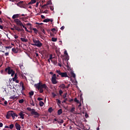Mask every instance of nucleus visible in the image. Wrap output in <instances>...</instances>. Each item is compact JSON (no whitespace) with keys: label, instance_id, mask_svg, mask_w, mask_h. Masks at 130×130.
<instances>
[{"label":"nucleus","instance_id":"nucleus-1","mask_svg":"<svg viewBox=\"0 0 130 130\" xmlns=\"http://www.w3.org/2000/svg\"><path fill=\"white\" fill-rule=\"evenodd\" d=\"M35 87L40 91V93H43L44 91L43 89H45V90H46L47 91L48 90V87L46 84H42V83L41 82L35 84Z\"/></svg>","mask_w":130,"mask_h":130},{"label":"nucleus","instance_id":"nucleus-2","mask_svg":"<svg viewBox=\"0 0 130 130\" xmlns=\"http://www.w3.org/2000/svg\"><path fill=\"white\" fill-rule=\"evenodd\" d=\"M32 41L34 44H32L31 45H33V46H37V47H41V46H42V43L40 41L33 39Z\"/></svg>","mask_w":130,"mask_h":130},{"label":"nucleus","instance_id":"nucleus-3","mask_svg":"<svg viewBox=\"0 0 130 130\" xmlns=\"http://www.w3.org/2000/svg\"><path fill=\"white\" fill-rule=\"evenodd\" d=\"M56 73L59 76H61L62 78H68V73L67 72H61L60 70H56Z\"/></svg>","mask_w":130,"mask_h":130},{"label":"nucleus","instance_id":"nucleus-4","mask_svg":"<svg viewBox=\"0 0 130 130\" xmlns=\"http://www.w3.org/2000/svg\"><path fill=\"white\" fill-rule=\"evenodd\" d=\"M56 74H53L51 78V82L54 85L57 84V81L56 80Z\"/></svg>","mask_w":130,"mask_h":130},{"label":"nucleus","instance_id":"nucleus-5","mask_svg":"<svg viewBox=\"0 0 130 130\" xmlns=\"http://www.w3.org/2000/svg\"><path fill=\"white\" fill-rule=\"evenodd\" d=\"M14 22L16 23L17 26H20V27H22L23 25V23H22V21H21V20H20L19 19H14Z\"/></svg>","mask_w":130,"mask_h":130},{"label":"nucleus","instance_id":"nucleus-6","mask_svg":"<svg viewBox=\"0 0 130 130\" xmlns=\"http://www.w3.org/2000/svg\"><path fill=\"white\" fill-rule=\"evenodd\" d=\"M31 114H32V115H35V117H39V116H40V114H39V113H38L37 112H36V110H35V109H32V111L31 112Z\"/></svg>","mask_w":130,"mask_h":130},{"label":"nucleus","instance_id":"nucleus-7","mask_svg":"<svg viewBox=\"0 0 130 130\" xmlns=\"http://www.w3.org/2000/svg\"><path fill=\"white\" fill-rule=\"evenodd\" d=\"M14 70L10 67H8L5 69L6 73H7L8 75H11V73L13 72Z\"/></svg>","mask_w":130,"mask_h":130},{"label":"nucleus","instance_id":"nucleus-8","mask_svg":"<svg viewBox=\"0 0 130 130\" xmlns=\"http://www.w3.org/2000/svg\"><path fill=\"white\" fill-rule=\"evenodd\" d=\"M15 126L17 130H21V125L19 123H15Z\"/></svg>","mask_w":130,"mask_h":130},{"label":"nucleus","instance_id":"nucleus-9","mask_svg":"<svg viewBox=\"0 0 130 130\" xmlns=\"http://www.w3.org/2000/svg\"><path fill=\"white\" fill-rule=\"evenodd\" d=\"M43 22L44 23H48V22H51V23H52V22H53V19L47 18V19H44L43 20Z\"/></svg>","mask_w":130,"mask_h":130},{"label":"nucleus","instance_id":"nucleus-10","mask_svg":"<svg viewBox=\"0 0 130 130\" xmlns=\"http://www.w3.org/2000/svg\"><path fill=\"white\" fill-rule=\"evenodd\" d=\"M23 4H24V1H20L16 4L18 7L20 8H23Z\"/></svg>","mask_w":130,"mask_h":130},{"label":"nucleus","instance_id":"nucleus-11","mask_svg":"<svg viewBox=\"0 0 130 130\" xmlns=\"http://www.w3.org/2000/svg\"><path fill=\"white\" fill-rule=\"evenodd\" d=\"M24 112L23 111H20V112L19 113V116H20V118H22V119H24V116H25V114H23Z\"/></svg>","mask_w":130,"mask_h":130},{"label":"nucleus","instance_id":"nucleus-12","mask_svg":"<svg viewBox=\"0 0 130 130\" xmlns=\"http://www.w3.org/2000/svg\"><path fill=\"white\" fill-rule=\"evenodd\" d=\"M11 116H12V111H9L6 115V118H7V119H9L10 118V117H11Z\"/></svg>","mask_w":130,"mask_h":130},{"label":"nucleus","instance_id":"nucleus-13","mask_svg":"<svg viewBox=\"0 0 130 130\" xmlns=\"http://www.w3.org/2000/svg\"><path fill=\"white\" fill-rule=\"evenodd\" d=\"M19 17H21V16H20V14H14L12 16V19L13 20H15L18 18H19Z\"/></svg>","mask_w":130,"mask_h":130},{"label":"nucleus","instance_id":"nucleus-14","mask_svg":"<svg viewBox=\"0 0 130 130\" xmlns=\"http://www.w3.org/2000/svg\"><path fill=\"white\" fill-rule=\"evenodd\" d=\"M11 116L14 119V118H15V117H18V114L15 113L13 111H11Z\"/></svg>","mask_w":130,"mask_h":130},{"label":"nucleus","instance_id":"nucleus-15","mask_svg":"<svg viewBox=\"0 0 130 130\" xmlns=\"http://www.w3.org/2000/svg\"><path fill=\"white\" fill-rule=\"evenodd\" d=\"M12 51H13V52H14V53H18V52H19V50H18V49L15 48H13Z\"/></svg>","mask_w":130,"mask_h":130},{"label":"nucleus","instance_id":"nucleus-16","mask_svg":"<svg viewBox=\"0 0 130 130\" xmlns=\"http://www.w3.org/2000/svg\"><path fill=\"white\" fill-rule=\"evenodd\" d=\"M64 54L66 55L67 60H69V55L68 54V52H67V51H64Z\"/></svg>","mask_w":130,"mask_h":130},{"label":"nucleus","instance_id":"nucleus-17","mask_svg":"<svg viewBox=\"0 0 130 130\" xmlns=\"http://www.w3.org/2000/svg\"><path fill=\"white\" fill-rule=\"evenodd\" d=\"M20 40L22 42H28V40L25 39V38H21Z\"/></svg>","mask_w":130,"mask_h":130},{"label":"nucleus","instance_id":"nucleus-18","mask_svg":"<svg viewBox=\"0 0 130 130\" xmlns=\"http://www.w3.org/2000/svg\"><path fill=\"white\" fill-rule=\"evenodd\" d=\"M36 3V0H31V1L28 3V5H33V4H35Z\"/></svg>","mask_w":130,"mask_h":130},{"label":"nucleus","instance_id":"nucleus-19","mask_svg":"<svg viewBox=\"0 0 130 130\" xmlns=\"http://www.w3.org/2000/svg\"><path fill=\"white\" fill-rule=\"evenodd\" d=\"M62 113V110L61 109H60L57 111V114L58 115H60Z\"/></svg>","mask_w":130,"mask_h":130},{"label":"nucleus","instance_id":"nucleus-20","mask_svg":"<svg viewBox=\"0 0 130 130\" xmlns=\"http://www.w3.org/2000/svg\"><path fill=\"white\" fill-rule=\"evenodd\" d=\"M47 6H48V5H47V4H44V5H43V6H41V7H42V9H43V8H45V9H48V7Z\"/></svg>","mask_w":130,"mask_h":130},{"label":"nucleus","instance_id":"nucleus-21","mask_svg":"<svg viewBox=\"0 0 130 130\" xmlns=\"http://www.w3.org/2000/svg\"><path fill=\"white\" fill-rule=\"evenodd\" d=\"M39 105L41 106V107H42L44 105V103L42 101H40L39 102Z\"/></svg>","mask_w":130,"mask_h":130},{"label":"nucleus","instance_id":"nucleus-22","mask_svg":"<svg viewBox=\"0 0 130 130\" xmlns=\"http://www.w3.org/2000/svg\"><path fill=\"white\" fill-rule=\"evenodd\" d=\"M22 27H23V28H24L25 29V31H26V32H30V31H29V30H28V29H27V27H26V26H25V25H24V24H23Z\"/></svg>","mask_w":130,"mask_h":130},{"label":"nucleus","instance_id":"nucleus-23","mask_svg":"<svg viewBox=\"0 0 130 130\" xmlns=\"http://www.w3.org/2000/svg\"><path fill=\"white\" fill-rule=\"evenodd\" d=\"M52 111H53V109H52V107H50L48 109V112H49L50 113H51Z\"/></svg>","mask_w":130,"mask_h":130},{"label":"nucleus","instance_id":"nucleus-24","mask_svg":"<svg viewBox=\"0 0 130 130\" xmlns=\"http://www.w3.org/2000/svg\"><path fill=\"white\" fill-rule=\"evenodd\" d=\"M32 30L34 31V33H35L36 34H37V33H38V30H37L36 28H33Z\"/></svg>","mask_w":130,"mask_h":130},{"label":"nucleus","instance_id":"nucleus-25","mask_svg":"<svg viewBox=\"0 0 130 130\" xmlns=\"http://www.w3.org/2000/svg\"><path fill=\"white\" fill-rule=\"evenodd\" d=\"M71 76L73 77V78H74V79H76V74H75V73H74V72H72L71 73Z\"/></svg>","mask_w":130,"mask_h":130},{"label":"nucleus","instance_id":"nucleus-26","mask_svg":"<svg viewBox=\"0 0 130 130\" xmlns=\"http://www.w3.org/2000/svg\"><path fill=\"white\" fill-rule=\"evenodd\" d=\"M30 105H32V106H35V104H34V101H33V100L30 101Z\"/></svg>","mask_w":130,"mask_h":130},{"label":"nucleus","instance_id":"nucleus-27","mask_svg":"<svg viewBox=\"0 0 130 130\" xmlns=\"http://www.w3.org/2000/svg\"><path fill=\"white\" fill-rule=\"evenodd\" d=\"M52 41L53 42H56V41H57V38H52Z\"/></svg>","mask_w":130,"mask_h":130},{"label":"nucleus","instance_id":"nucleus-28","mask_svg":"<svg viewBox=\"0 0 130 130\" xmlns=\"http://www.w3.org/2000/svg\"><path fill=\"white\" fill-rule=\"evenodd\" d=\"M18 79V77L17 76V74H15L14 77L13 78V81H15V80H17Z\"/></svg>","mask_w":130,"mask_h":130},{"label":"nucleus","instance_id":"nucleus-29","mask_svg":"<svg viewBox=\"0 0 130 130\" xmlns=\"http://www.w3.org/2000/svg\"><path fill=\"white\" fill-rule=\"evenodd\" d=\"M13 128H14V124H10L9 126V128L10 129H13Z\"/></svg>","mask_w":130,"mask_h":130},{"label":"nucleus","instance_id":"nucleus-30","mask_svg":"<svg viewBox=\"0 0 130 130\" xmlns=\"http://www.w3.org/2000/svg\"><path fill=\"white\" fill-rule=\"evenodd\" d=\"M27 110H28V111H31V112H32V111H33V109H31V108L30 107H27Z\"/></svg>","mask_w":130,"mask_h":130},{"label":"nucleus","instance_id":"nucleus-31","mask_svg":"<svg viewBox=\"0 0 130 130\" xmlns=\"http://www.w3.org/2000/svg\"><path fill=\"white\" fill-rule=\"evenodd\" d=\"M10 99H13L15 100V99H17V97L15 95H13L10 97Z\"/></svg>","mask_w":130,"mask_h":130},{"label":"nucleus","instance_id":"nucleus-32","mask_svg":"<svg viewBox=\"0 0 130 130\" xmlns=\"http://www.w3.org/2000/svg\"><path fill=\"white\" fill-rule=\"evenodd\" d=\"M62 93H63V91H62V90L61 89H59V94L60 96H61V94H62Z\"/></svg>","mask_w":130,"mask_h":130},{"label":"nucleus","instance_id":"nucleus-33","mask_svg":"<svg viewBox=\"0 0 130 130\" xmlns=\"http://www.w3.org/2000/svg\"><path fill=\"white\" fill-rule=\"evenodd\" d=\"M74 101L75 102H76V103H80V102L79 101V100H78V99H77V98H75L74 99Z\"/></svg>","mask_w":130,"mask_h":130},{"label":"nucleus","instance_id":"nucleus-34","mask_svg":"<svg viewBox=\"0 0 130 130\" xmlns=\"http://www.w3.org/2000/svg\"><path fill=\"white\" fill-rule=\"evenodd\" d=\"M29 95H30V96H33V95H34V91H30L29 92Z\"/></svg>","mask_w":130,"mask_h":130},{"label":"nucleus","instance_id":"nucleus-35","mask_svg":"<svg viewBox=\"0 0 130 130\" xmlns=\"http://www.w3.org/2000/svg\"><path fill=\"white\" fill-rule=\"evenodd\" d=\"M14 28H15V30H16L17 31H20V27H17V26H15L14 27Z\"/></svg>","mask_w":130,"mask_h":130},{"label":"nucleus","instance_id":"nucleus-36","mask_svg":"<svg viewBox=\"0 0 130 130\" xmlns=\"http://www.w3.org/2000/svg\"><path fill=\"white\" fill-rule=\"evenodd\" d=\"M58 123H63L64 121L62 119L57 121Z\"/></svg>","mask_w":130,"mask_h":130},{"label":"nucleus","instance_id":"nucleus-37","mask_svg":"<svg viewBox=\"0 0 130 130\" xmlns=\"http://www.w3.org/2000/svg\"><path fill=\"white\" fill-rule=\"evenodd\" d=\"M47 5L48 6L49 5H52V3L51 2V1H49L47 3Z\"/></svg>","mask_w":130,"mask_h":130},{"label":"nucleus","instance_id":"nucleus-38","mask_svg":"<svg viewBox=\"0 0 130 130\" xmlns=\"http://www.w3.org/2000/svg\"><path fill=\"white\" fill-rule=\"evenodd\" d=\"M56 101L57 102V103H58V104H61V102L60 101V100H58V99H56Z\"/></svg>","mask_w":130,"mask_h":130},{"label":"nucleus","instance_id":"nucleus-39","mask_svg":"<svg viewBox=\"0 0 130 130\" xmlns=\"http://www.w3.org/2000/svg\"><path fill=\"white\" fill-rule=\"evenodd\" d=\"M75 107H73V108H72V109H71V110H70V111L71 112H75Z\"/></svg>","mask_w":130,"mask_h":130},{"label":"nucleus","instance_id":"nucleus-40","mask_svg":"<svg viewBox=\"0 0 130 130\" xmlns=\"http://www.w3.org/2000/svg\"><path fill=\"white\" fill-rule=\"evenodd\" d=\"M52 96L53 98H55L56 96H57V95H56L55 93H54V92H52Z\"/></svg>","mask_w":130,"mask_h":130},{"label":"nucleus","instance_id":"nucleus-41","mask_svg":"<svg viewBox=\"0 0 130 130\" xmlns=\"http://www.w3.org/2000/svg\"><path fill=\"white\" fill-rule=\"evenodd\" d=\"M52 58H53L52 57V54H50V58H49V59H50V60H51V61H52Z\"/></svg>","mask_w":130,"mask_h":130},{"label":"nucleus","instance_id":"nucleus-42","mask_svg":"<svg viewBox=\"0 0 130 130\" xmlns=\"http://www.w3.org/2000/svg\"><path fill=\"white\" fill-rule=\"evenodd\" d=\"M11 77H14V76L15 75V71H13L11 73Z\"/></svg>","mask_w":130,"mask_h":130},{"label":"nucleus","instance_id":"nucleus-43","mask_svg":"<svg viewBox=\"0 0 130 130\" xmlns=\"http://www.w3.org/2000/svg\"><path fill=\"white\" fill-rule=\"evenodd\" d=\"M41 30L43 32V33H44V34H45V35L46 34L45 32V30H44V29L41 28Z\"/></svg>","mask_w":130,"mask_h":130},{"label":"nucleus","instance_id":"nucleus-44","mask_svg":"<svg viewBox=\"0 0 130 130\" xmlns=\"http://www.w3.org/2000/svg\"><path fill=\"white\" fill-rule=\"evenodd\" d=\"M67 101H68V98H65L64 100H63L62 103H66V102H67Z\"/></svg>","mask_w":130,"mask_h":130},{"label":"nucleus","instance_id":"nucleus-45","mask_svg":"<svg viewBox=\"0 0 130 130\" xmlns=\"http://www.w3.org/2000/svg\"><path fill=\"white\" fill-rule=\"evenodd\" d=\"M24 103V100L21 99L19 101V103Z\"/></svg>","mask_w":130,"mask_h":130},{"label":"nucleus","instance_id":"nucleus-46","mask_svg":"<svg viewBox=\"0 0 130 130\" xmlns=\"http://www.w3.org/2000/svg\"><path fill=\"white\" fill-rule=\"evenodd\" d=\"M67 95H68L67 93H66L63 95V99H66V98L67 97Z\"/></svg>","mask_w":130,"mask_h":130},{"label":"nucleus","instance_id":"nucleus-47","mask_svg":"<svg viewBox=\"0 0 130 130\" xmlns=\"http://www.w3.org/2000/svg\"><path fill=\"white\" fill-rule=\"evenodd\" d=\"M61 88H62L63 89H65V88H66V85H64V84H62L61 85Z\"/></svg>","mask_w":130,"mask_h":130},{"label":"nucleus","instance_id":"nucleus-48","mask_svg":"<svg viewBox=\"0 0 130 130\" xmlns=\"http://www.w3.org/2000/svg\"><path fill=\"white\" fill-rule=\"evenodd\" d=\"M13 82H15V83H19V81L18 79H15V80H13Z\"/></svg>","mask_w":130,"mask_h":130},{"label":"nucleus","instance_id":"nucleus-49","mask_svg":"<svg viewBox=\"0 0 130 130\" xmlns=\"http://www.w3.org/2000/svg\"><path fill=\"white\" fill-rule=\"evenodd\" d=\"M44 14H48V10H46L43 12Z\"/></svg>","mask_w":130,"mask_h":130},{"label":"nucleus","instance_id":"nucleus-50","mask_svg":"<svg viewBox=\"0 0 130 130\" xmlns=\"http://www.w3.org/2000/svg\"><path fill=\"white\" fill-rule=\"evenodd\" d=\"M5 48L7 49H10L12 48V47L11 46H6V47H5Z\"/></svg>","mask_w":130,"mask_h":130},{"label":"nucleus","instance_id":"nucleus-51","mask_svg":"<svg viewBox=\"0 0 130 130\" xmlns=\"http://www.w3.org/2000/svg\"><path fill=\"white\" fill-rule=\"evenodd\" d=\"M38 101H41L42 100H43V99H42L41 98H38Z\"/></svg>","mask_w":130,"mask_h":130},{"label":"nucleus","instance_id":"nucleus-52","mask_svg":"<svg viewBox=\"0 0 130 130\" xmlns=\"http://www.w3.org/2000/svg\"><path fill=\"white\" fill-rule=\"evenodd\" d=\"M51 31H52V32H54V31H56V29L55 28H53L51 29Z\"/></svg>","mask_w":130,"mask_h":130},{"label":"nucleus","instance_id":"nucleus-53","mask_svg":"<svg viewBox=\"0 0 130 130\" xmlns=\"http://www.w3.org/2000/svg\"><path fill=\"white\" fill-rule=\"evenodd\" d=\"M26 26H30L31 27H32V24L31 23H26Z\"/></svg>","mask_w":130,"mask_h":130},{"label":"nucleus","instance_id":"nucleus-54","mask_svg":"<svg viewBox=\"0 0 130 130\" xmlns=\"http://www.w3.org/2000/svg\"><path fill=\"white\" fill-rule=\"evenodd\" d=\"M36 24H37V25H43V23H38V22H36Z\"/></svg>","mask_w":130,"mask_h":130},{"label":"nucleus","instance_id":"nucleus-55","mask_svg":"<svg viewBox=\"0 0 130 130\" xmlns=\"http://www.w3.org/2000/svg\"><path fill=\"white\" fill-rule=\"evenodd\" d=\"M21 87L22 91H24V90H25V86H24V85H22Z\"/></svg>","mask_w":130,"mask_h":130},{"label":"nucleus","instance_id":"nucleus-56","mask_svg":"<svg viewBox=\"0 0 130 130\" xmlns=\"http://www.w3.org/2000/svg\"><path fill=\"white\" fill-rule=\"evenodd\" d=\"M50 9L51 10V11H53L54 10V8L52 6H50Z\"/></svg>","mask_w":130,"mask_h":130},{"label":"nucleus","instance_id":"nucleus-57","mask_svg":"<svg viewBox=\"0 0 130 130\" xmlns=\"http://www.w3.org/2000/svg\"><path fill=\"white\" fill-rule=\"evenodd\" d=\"M39 5V2H37L36 5V8L38 7Z\"/></svg>","mask_w":130,"mask_h":130},{"label":"nucleus","instance_id":"nucleus-58","mask_svg":"<svg viewBox=\"0 0 130 130\" xmlns=\"http://www.w3.org/2000/svg\"><path fill=\"white\" fill-rule=\"evenodd\" d=\"M85 116L86 118H88L89 115H88V114L86 113L85 115Z\"/></svg>","mask_w":130,"mask_h":130},{"label":"nucleus","instance_id":"nucleus-59","mask_svg":"<svg viewBox=\"0 0 130 130\" xmlns=\"http://www.w3.org/2000/svg\"><path fill=\"white\" fill-rule=\"evenodd\" d=\"M0 29H1L2 30H4V26H3V25H0Z\"/></svg>","mask_w":130,"mask_h":130},{"label":"nucleus","instance_id":"nucleus-60","mask_svg":"<svg viewBox=\"0 0 130 130\" xmlns=\"http://www.w3.org/2000/svg\"><path fill=\"white\" fill-rule=\"evenodd\" d=\"M20 85H21V86H24V83H23V82L21 81V82H20Z\"/></svg>","mask_w":130,"mask_h":130},{"label":"nucleus","instance_id":"nucleus-61","mask_svg":"<svg viewBox=\"0 0 130 130\" xmlns=\"http://www.w3.org/2000/svg\"><path fill=\"white\" fill-rule=\"evenodd\" d=\"M5 56H8L9 55V52H6L5 54Z\"/></svg>","mask_w":130,"mask_h":130},{"label":"nucleus","instance_id":"nucleus-62","mask_svg":"<svg viewBox=\"0 0 130 130\" xmlns=\"http://www.w3.org/2000/svg\"><path fill=\"white\" fill-rule=\"evenodd\" d=\"M63 29H64V26H61L60 28V30H63Z\"/></svg>","mask_w":130,"mask_h":130},{"label":"nucleus","instance_id":"nucleus-63","mask_svg":"<svg viewBox=\"0 0 130 130\" xmlns=\"http://www.w3.org/2000/svg\"><path fill=\"white\" fill-rule=\"evenodd\" d=\"M41 17L42 19H45V16H44V15H41Z\"/></svg>","mask_w":130,"mask_h":130},{"label":"nucleus","instance_id":"nucleus-64","mask_svg":"<svg viewBox=\"0 0 130 130\" xmlns=\"http://www.w3.org/2000/svg\"><path fill=\"white\" fill-rule=\"evenodd\" d=\"M19 31H24V29H23V28H22V26L21 27V28H20V30Z\"/></svg>","mask_w":130,"mask_h":130}]
</instances>
